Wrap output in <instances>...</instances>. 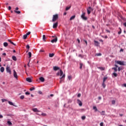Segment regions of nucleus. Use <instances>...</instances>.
Returning a JSON list of instances; mask_svg holds the SVG:
<instances>
[{
    "label": "nucleus",
    "mask_w": 126,
    "mask_h": 126,
    "mask_svg": "<svg viewBox=\"0 0 126 126\" xmlns=\"http://www.w3.org/2000/svg\"><path fill=\"white\" fill-rule=\"evenodd\" d=\"M58 19H59V15H58V14L54 15L52 19V22H55V21H56Z\"/></svg>",
    "instance_id": "obj_1"
},
{
    "label": "nucleus",
    "mask_w": 126,
    "mask_h": 126,
    "mask_svg": "<svg viewBox=\"0 0 126 126\" xmlns=\"http://www.w3.org/2000/svg\"><path fill=\"white\" fill-rule=\"evenodd\" d=\"M117 63H118V64H120V65H126V62L124 61H118L117 62Z\"/></svg>",
    "instance_id": "obj_2"
},
{
    "label": "nucleus",
    "mask_w": 126,
    "mask_h": 126,
    "mask_svg": "<svg viewBox=\"0 0 126 126\" xmlns=\"http://www.w3.org/2000/svg\"><path fill=\"white\" fill-rule=\"evenodd\" d=\"M6 72L9 73V74H11V70H10V67L9 65H7L6 67Z\"/></svg>",
    "instance_id": "obj_3"
},
{
    "label": "nucleus",
    "mask_w": 126,
    "mask_h": 126,
    "mask_svg": "<svg viewBox=\"0 0 126 126\" xmlns=\"http://www.w3.org/2000/svg\"><path fill=\"white\" fill-rule=\"evenodd\" d=\"M81 17V18H82V19H83V20H85V21L87 20V18L86 17H85V12H83L82 13Z\"/></svg>",
    "instance_id": "obj_4"
},
{
    "label": "nucleus",
    "mask_w": 126,
    "mask_h": 126,
    "mask_svg": "<svg viewBox=\"0 0 126 126\" xmlns=\"http://www.w3.org/2000/svg\"><path fill=\"white\" fill-rule=\"evenodd\" d=\"M13 75L14 77L16 78V79H17L18 78V76L17 75V73L15 71V70H13Z\"/></svg>",
    "instance_id": "obj_5"
},
{
    "label": "nucleus",
    "mask_w": 126,
    "mask_h": 126,
    "mask_svg": "<svg viewBox=\"0 0 126 126\" xmlns=\"http://www.w3.org/2000/svg\"><path fill=\"white\" fill-rule=\"evenodd\" d=\"M51 43H57L58 42V37L55 36V38L51 40Z\"/></svg>",
    "instance_id": "obj_6"
},
{
    "label": "nucleus",
    "mask_w": 126,
    "mask_h": 126,
    "mask_svg": "<svg viewBox=\"0 0 126 126\" xmlns=\"http://www.w3.org/2000/svg\"><path fill=\"white\" fill-rule=\"evenodd\" d=\"M59 25V22H56L53 24V28L54 29H56V28H58V26Z\"/></svg>",
    "instance_id": "obj_7"
},
{
    "label": "nucleus",
    "mask_w": 126,
    "mask_h": 126,
    "mask_svg": "<svg viewBox=\"0 0 126 126\" xmlns=\"http://www.w3.org/2000/svg\"><path fill=\"white\" fill-rule=\"evenodd\" d=\"M87 12H88V14H90V13H91V10H93V9H92V8H91V7H89L87 9Z\"/></svg>",
    "instance_id": "obj_8"
},
{
    "label": "nucleus",
    "mask_w": 126,
    "mask_h": 126,
    "mask_svg": "<svg viewBox=\"0 0 126 126\" xmlns=\"http://www.w3.org/2000/svg\"><path fill=\"white\" fill-rule=\"evenodd\" d=\"M65 77V74H63V76H62L61 78H60V79H61V80H60V83H62V82H63V79H64V78Z\"/></svg>",
    "instance_id": "obj_9"
},
{
    "label": "nucleus",
    "mask_w": 126,
    "mask_h": 126,
    "mask_svg": "<svg viewBox=\"0 0 126 126\" xmlns=\"http://www.w3.org/2000/svg\"><path fill=\"white\" fill-rule=\"evenodd\" d=\"M94 46H96L97 47H98V46L100 45V43H99L98 41L96 40L94 41Z\"/></svg>",
    "instance_id": "obj_10"
},
{
    "label": "nucleus",
    "mask_w": 126,
    "mask_h": 126,
    "mask_svg": "<svg viewBox=\"0 0 126 126\" xmlns=\"http://www.w3.org/2000/svg\"><path fill=\"white\" fill-rule=\"evenodd\" d=\"M60 69V67H58L57 66H55L53 67V70H55V71L57 70H59Z\"/></svg>",
    "instance_id": "obj_11"
},
{
    "label": "nucleus",
    "mask_w": 126,
    "mask_h": 126,
    "mask_svg": "<svg viewBox=\"0 0 126 126\" xmlns=\"http://www.w3.org/2000/svg\"><path fill=\"white\" fill-rule=\"evenodd\" d=\"M77 103L81 107L82 106V102H81L80 100L77 99Z\"/></svg>",
    "instance_id": "obj_12"
},
{
    "label": "nucleus",
    "mask_w": 126,
    "mask_h": 126,
    "mask_svg": "<svg viewBox=\"0 0 126 126\" xmlns=\"http://www.w3.org/2000/svg\"><path fill=\"white\" fill-rule=\"evenodd\" d=\"M32 111H33V112H34V113H37V112H40V111H39L37 108H32Z\"/></svg>",
    "instance_id": "obj_13"
},
{
    "label": "nucleus",
    "mask_w": 126,
    "mask_h": 126,
    "mask_svg": "<svg viewBox=\"0 0 126 126\" xmlns=\"http://www.w3.org/2000/svg\"><path fill=\"white\" fill-rule=\"evenodd\" d=\"M40 81H41V82H44L45 81V78L43 77H41L39 78Z\"/></svg>",
    "instance_id": "obj_14"
},
{
    "label": "nucleus",
    "mask_w": 126,
    "mask_h": 126,
    "mask_svg": "<svg viewBox=\"0 0 126 126\" xmlns=\"http://www.w3.org/2000/svg\"><path fill=\"white\" fill-rule=\"evenodd\" d=\"M26 81H28V82H32V80L31 79V78L30 77L27 78Z\"/></svg>",
    "instance_id": "obj_15"
},
{
    "label": "nucleus",
    "mask_w": 126,
    "mask_h": 126,
    "mask_svg": "<svg viewBox=\"0 0 126 126\" xmlns=\"http://www.w3.org/2000/svg\"><path fill=\"white\" fill-rule=\"evenodd\" d=\"M12 59L13 61H14L15 62H16L17 61V59H16V57H15V56H13L12 57Z\"/></svg>",
    "instance_id": "obj_16"
},
{
    "label": "nucleus",
    "mask_w": 126,
    "mask_h": 126,
    "mask_svg": "<svg viewBox=\"0 0 126 126\" xmlns=\"http://www.w3.org/2000/svg\"><path fill=\"white\" fill-rule=\"evenodd\" d=\"M8 42H9V43H10V44H12V45H14V46H16V45L15 44H14V43H13V42L11 41V40H10V39H8Z\"/></svg>",
    "instance_id": "obj_17"
},
{
    "label": "nucleus",
    "mask_w": 126,
    "mask_h": 126,
    "mask_svg": "<svg viewBox=\"0 0 126 126\" xmlns=\"http://www.w3.org/2000/svg\"><path fill=\"white\" fill-rule=\"evenodd\" d=\"M54 56H55V54H54V53H50L49 54V58H53V57H54Z\"/></svg>",
    "instance_id": "obj_18"
},
{
    "label": "nucleus",
    "mask_w": 126,
    "mask_h": 126,
    "mask_svg": "<svg viewBox=\"0 0 126 126\" xmlns=\"http://www.w3.org/2000/svg\"><path fill=\"white\" fill-rule=\"evenodd\" d=\"M82 66H84L83 63H80V69H82Z\"/></svg>",
    "instance_id": "obj_19"
},
{
    "label": "nucleus",
    "mask_w": 126,
    "mask_h": 126,
    "mask_svg": "<svg viewBox=\"0 0 126 126\" xmlns=\"http://www.w3.org/2000/svg\"><path fill=\"white\" fill-rule=\"evenodd\" d=\"M63 74V70H62V69H60V76H62Z\"/></svg>",
    "instance_id": "obj_20"
},
{
    "label": "nucleus",
    "mask_w": 126,
    "mask_h": 126,
    "mask_svg": "<svg viewBox=\"0 0 126 126\" xmlns=\"http://www.w3.org/2000/svg\"><path fill=\"white\" fill-rule=\"evenodd\" d=\"M27 36L28 35L26 34H24L23 36V39H24V40L27 39Z\"/></svg>",
    "instance_id": "obj_21"
},
{
    "label": "nucleus",
    "mask_w": 126,
    "mask_h": 126,
    "mask_svg": "<svg viewBox=\"0 0 126 126\" xmlns=\"http://www.w3.org/2000/svg\"><path fill=\"white\" fill-rule=\"evenodd\" d=\"M8 103L9 104V105H11V106H14V107H16V106L11 101H8Z\"/></svg>",
    "instance_id": "obj_22"
},
{
    "label": "nucleus",
    "mask_w": 126,
    "mask_h": 126,
    "mask_svg": "<svg viewBox=\"0 0 126 126\" xmlns=\"http://www.w3.org/2000/svg\"><path fill=\"white\" fill-rule=\"evenodd\" d=\"M74 18H75V15H73L72 16H71L70 18V20H73V19H74Z\"/></svg>",
    "instance_id": "obj_23"
},
{
    "label": "nucleus",
    "mask_w": 126,
    "mask_h": 126,
    "mask_svg": "<svg viewBox=\"0 0 126 126\" xmlns=\"http://www.w3.org/2000/svg\"><path fill=\"white\" fill-rule=\"evenodd\" d=\"M1 72H3L4 71V67H1L0 69Z\"/></svg>",
    "instance_id": "obj_24"
},
{
    "label": "nucleus",
    "mask_w": 126,
    "mask_h": 126,
    "mask_svg": "<svg viewBox=\"0 0 126 126\" xmlns=\"http://www.w3.org/2000/svg\"><path fill=\"white\" fill-rule=\"evenodd\" d=\"M42 38L43 41H44V42H46V35L45 34L43 35Z\"/></svg>",
    "instance_id": "obj_25"
},
{
    "label": "nucleus",
    "mask_w": 126,
    "mask_h": 126,
    "mask_svg": "<svg viewBox=\"0 0 126 126\" xmlns=\"http://www.w3.org/2000/svg\"><path fill=\"white\" fill-rule=\"evenodd\" d=\"M3 46L4 47H7V46H8V43H7V42H4Z\"/></svg>",
    "instance_id": "obj_26"
},
{
    "label": "nucleus",
    "mask_w": 126,
    "mask_h": 126,
    "mask_svg": "<svg viewBox=\"0 0 126 126\" xmlns=\"http://www.w3.org/2000/svg\"><path fill=\"white\" fill-rule=\"evenodd\" d=\"M14 12H15V13H17V14H20V13H21V12H20V11L14 10Z\"/></svg>",
    "instance_id": "obj_27"
},
{
    "label": "nucleus",
    "mask_w": 126,
    "mask_h": 126,
    "mask_svg": "<svg viewBox=\"0 0 126 126\" xmlns=\"http://www.w3.org/2000/svg\"><path fill=\"white\" fill-rule=\"evenodd\" d=\"M28 55H29V59H30V58L32 57V53H31V52H30L28 53Z\"/></svg>",
    "instance_id": "obj_28"
},
{
    "label": "nucleus",
    "mask_w": 126,
    "mask_h": 126,
    "mask_svg": "<svg viewBox=\"0 0 126 126\" xmlns=\"http://www.w3.org/2000/svg\"><path fill=\"white\" fill-rule=\"evenodd\" d=\"M93 109L95 110V112H97L98 111V109H97V107L95 106L93 107Z\"/></svg>",
    "instance_id": "obj_29"
},
{
    "label": "nucleus",
    "mask_w": 126,
    "mask_h": 126,
    "mask_svg": "<svg viewBox=\"0 0 126 126\" xmlns=\"http://www.w3.org/2000/svg\"><path fill=\"white\" fill-rule=\"evenodd\" d=\"M98 68H99V69H100V70H105V68L103 67H98Z\"/></svg>",
    "instance_id": "obj_30"
},
{
    "label": "nucleus",
    "mask_w": 126,
    "mask_h": 126,
    "mask_svg": "<svg viewBox=\"0 0 126 126\" xmlns=\"http://www.w3.org/2000/svg\"><path fill=\"white\" fill-rule=\"evenodd\" d=\"M112 69L114 70L115 72H117V71H118V69L117 68V67H113Z\"/></svg>",
    "instance_id": "obj_31"
},
{
    "label": "nucleus",
    "mask_w": 126,
    "mask_h": 126,
    "mask_svg": "<svg viewBox=\"0 0 126 126\" xmlns=\"http://www.w3.org/2000/svg\"><path fill=\"white\" fill-rule=\"evenodd\" d=\"M107 79H108V77H104L103 78V82H105V81H106L107 80Z\"/></svg>",
    "instance_id": "obj_32"
},
{
    "label": "nucleus",
    "mask_w": 126,
    "mask_h": 126,
    "mask_svg": "<svg viewBox=\"0 0 126 126\" xmlns=\"http://www.w3.org/2000/svg\"><path fill=\"white\" fill-rule=\"evenodd\" d=\"M7 124L9 126H11V125H12V123L9 121H7Z\"/></svg>",
    "instance_id": "obj_33"
},
{
    "label": "nucleus",
    "mask_w": 126,
    "mask_h": 126,
    "mask_svg": "<svg viewBox=\"0 0 126 126\" xmlns=\"http://www.w3.org/2000/svg\"><path fill=\"white\" fill-rule=\"evenodd\" d=\"M119 29L120 31L118 32V34L120 35L122 33V29H121V28H119Z\"/></svg>",
    "instance_id": "obj_34"
},
{
    "label": "nucleus",
    "mask_w": 126,
    "mask_h": 126,
    "mask_svg": "<svg viewBox=\"0 0 126 126\" xmlns=\"http://www.w3.org/2000/svg\"><path fill=\"white\" fill-rule=\"evenodd\" d=\"M70 7H71V6H70L69 7H66V9H65V10L67 11L69 9H70Z\"/></svg>",
    "instance_id": "obj_35"
},
{
    "label": "nucleus",
    "mask_w": 126,
    "mask_h": 126,
    "mask_svg": "<svg viewBox=\"0 0 126 126\" xmlns=\"http://www.w3.org/2000/svg\"><path fill=\"white\" fill-rule=\"evenodd\" d=\"M102 87H103V88H105L106 87V85L105 84V82H103L102 83Z\"/></svg>",
    "instance_id": "obj_36"
},
{
    "label": "nucleus",
    "mask_w": 126,
    "mask_h": 126,
    "mask_svg": "<svg viewBox=\"0 0 126 126\" xmlns=\"http://www.w3.org/2000/svg\"><path fill=\"white\" fill-rule=\"evenodd\" d=\"M30 91H33V90H35V88L32 87L31 89H30Z\"/></svg>",
    "instance_id": "obj_37"
},
{
    "label": "nucleus",
    "mask_w": 126,
    "mask_h": 126,
    "mask_svg": "<svg viewBox=\"0 0 126 126\" xmlns=\"http://www.w3.org/2000/svg\"><path fill=\"white\" fill-rule=\"evenodd\" d=\"M41 116H43V117H46V116H47V114L46 113H42L41 114Z\"/></svg>",
    "instance_id": "obj_38"
},
{
    "label": "nucleus",
    "mask_w": 126,
    "mask_h": 126,
    "mask_svg": "<svg viewBox=\"0 0 126 126\" xmlns=\"http://www.w3.org/2000/svg\"><path fill=\"white\" fill-rule=\"evenodd\" d=\"M96 56H97V57H100L102 56V54L101 53H97L96 54Z\"/></svg>",
    "instance_id": "obj_39"
},
{
    "label": "nucleus",
    "mask_w": 126,
    "mask_h": 126,
    "mask_svg": "<svg viewBox=\"0 0 126 126\" xmlns=\"http://www.w3.org/2000/svg\"><path fill=\"white\" fill-rule=\"evenodd\" d=\"M71 78H72V77H71V75L68 76V79H69V80H70Z\"/></svg>",
    "instance_id": "obj_40"
},
{
    "label": "nucleus",
    "mask_w": 126,
    "mask_h": 126,
    "mask_svg": "<svg viewBox=\"0 0 126 126\" xmlns=\"http://www.w3.org/2000/svg\"><path fill=\"white\" fill-rule=\"evenodd\" d=\"M112 104L113 105H115V104H116V101H115V100H112Z\"/></svg>",
    "instance_id": "obj_41"
},
{
    "label": "nucleus",
    "mask_w": 126,
    "mask_h": 126,
    "mask_svg": "<svg viewBox=\"0 0 126 126\" xmlns=\"http://www.w3.org/2000/svg\"><path fill=\"white\" fill-rule=\"evenodd\" d=\"M30 34H31V32H28L26 34L27 35V36H28V35H30Z\"/></svg>",
    "instance_id": "obj_42"
},
{
    "label": "nucleus",
    "mask_w": 126,
    "mask_h": 126,
    "mask_svg": "<svg viewBox=\"0 0 126 126\" xmlns=\"http://www.w3.org/2000/svg\"><path fill=\"white\" fill-rule=\"evenodd\" d=\"M113 75L115 77H117L118 76V74L116 73H113Z\"/></svg>",
    "instance_id": "obj_43"
},
{
    "label": "nucleus",
    "mask_w": 126,
    "mask_h": 126,
    "mask_svg": "<svg viewBox=\"0 0 126 126\" xmlns=\"http://www.w3.org/2000/svg\"><path fill=\"white\" fill-rule=\"evenodd\" d=\"M20 99H21L22 100H23V99H24V95H21L20 96Z\"/></svg>",
    "instance_id": "obj_44"
},
{
    "label": "nucleus",
    "mask_w": 126,
    "mask_h": 126,
    "mask_svg": "<svg viewBox=\"0 0 126 126\" xmlns=\"http://www.w3.org/2000/svg\"><path fill=\"white\" fill-rule=\"evenodd\" d=\"M26 48H27V49H28V50H29V49H30V46H29V44H28L26 46Z\"/></svg>",
    "instance_id": "obj_45"
},
{
    "label": "nucleus",
    "mask_w": 126,
    "mask_h": 126,
    "mask_svg": "<svg viewBox=\"0 0 126 126\" xmlns=\"http://www.w3.org/2000/svg\"><path fill=\"white\" fill-rule=\"evenodd\" d=\"M1 101H2V102L3 103V102L6 101V99H2Z\"/></svg>",
    "instance_id": "obj_46"
},
{
    "label": "nucleus",
    "mask_w": 126,
    "mask_h": 126,
    "mask_svg": "<svg viewBox=\"0 0 126 126\" xmlns=\"http://www.w3.org/2000/svg\"><path fill=\"white\" fill-rule=\"evenodd\" d=\"M25 94H26V95H30V93L27 92H26Z\"/></svg>",
    "instance_id": "obj_47"
},
{
    "label": "nucleus",
    "mask_w": 126,
    "mask_h": 126,
    "mask_svg": "<svg viewBox=\"0 0 126 126\" xmlns=\"http://www.w3.org/2000/svg\"><path fill=\"white\" fill-rule=\"evenodd\" d=\"M85 119H86V117H85V116H82V119L85 120Z\"/></svg>",
    "instance_id": "obj_48"
},
{
    "label": "nucleus",
    "mask_w": 126,
    "mask_h": 126,
    "mask_svg": "<svg viewBox=\"0 0 126 126\" xmlns=\"http://www.w3.org/2000/svg\"><path fill=\"white\" fill-rule=\"evenodd\" d=\"M40 53H44V52H45V50H40L39 51Z\"/></svg>",
    "instance_id": "obj_49"
},
{
    "label": "nucleus",
    "mask_w": 126,
    "mask_h": 126,
    "mask_svg": "<svg viewBox=\"0 0 126 126\" xmlns=\"http://www.w3.org/2000/svg\"><path fill=\"white\" fill-rule=\"evenodd\" d=\"M77 41H78V43H79V44H80V40H79V39H77Z\"/></svg>",
    "instance_id": "obj_50"
},
{
    "label": "nucleus",
    "mask_w": 126,
    "mask_h": 126,
    "mask_svg": "<svg viewBox=\"0 0 126 126\" xmlns=\"http://www.w3.org/2000/svg\"><path fill=\"white\" fill-rule=\"evenodd\" d=\"M71 102H72V100H71V99H69V100L68 101V103H71Z\"/></svg>",
    "instance_id": "obj_51"
},
{
    "label": "nucleus",
    "mask_w": 126,
    "mask_h": 126,
    "mask_svg": "<svg viewBox=\"0 0 126 126\" xmlns=\"http://www.w3.org/2000/svg\"><path fill=\"white\" fill-rule=\"evenodd\" d=\"M80 96H81V94H78L77 95V97H80Z\"/></svg>",
    "instance_id": "obj_52"
},
{
    "label": "nucleus",
    "mask_w": 126,
    "mask_h": 126,
    "mask_svg": "<svg viewBox=\"0 0 126 126\" xmlns=\"http://www.w3.org/2000/svg\"><path fill=\"white\" fill-rule=\"evenodd\" d=\"M106 32H107V33H110L111 32L110 31L108 30H106Z\"/></svg>",
    "instance_id": "obj_53"
},
{
    "label": "nucleus",
    "mask_w": 126,
    "mask_h": 126,
    "mask_svg": "<svg viewBox=\"0 0 126 126\" xmlns=\"http://www.w3.org/2000/svg\"><path fill=\"white\" fill-rule=\"evenodd\" d=\"M2 118H3V116H2V115L0 114V119H2Z\"/></svg>",
    "instance_id": "obj_54"
},
{
    "label": "nucleus",
    "mask_w": 126,
    "mask_h": 126,
    "mask_svg": "<svg viewBox=\"0 0 126 126\" xmlns=\"http://www.w3.org/2000/svg\"><path fill=\"white\" fill-rule=\"evenodd\" d=\"M103 125H104V123H101L100 124V126H103Z\"/></svg>",
    "instance_id": "obj_55"
},
{
    "label": "nucleus",
    "mask_w": 126,
    "mask_h": 126,
    "mask_svg": "<svg viewBox=\"0 0 126 126\" xmlns=\"http://www.w3.org/2000/svg\"><path fill=\"white\" fill-rule=\"evenodd\" d=\"M84 42H85V43L86 46H87V41L84 40Z\"/></svg>",
    "instance_id": "obj_56"
},
{
    "label": "nucleus",
    "mask_w": 126,
    "mask_h": 126,
    "mask_svg": "<svg viewBox=\"0 0 126 126\" xmlns=\"http://www.w3.org/2000/svg\"><path fill=\"white\" fill-rule=\"evenodd\" d=\"M102 99V97L99 96L98 97V100H101Z\"/></svg>",
    "instance_id": "obj_57"
},
{
    "label": "nucleus",
    "mask_w": 126,
    "mask_h": 126,
    "mask_svg": "<svg viewBox=\"0 0 126 126\" xmlns=\"http://www.w3.org/2000/svg\"><path fill=\"white\" fill-rule=\"evenodd\" d=\"M79 57H80V58H83V57H82V55H81V54H80V55H79Z\"/></svg>",
    "instance_id": "obj_58"
},
{
    "label": "nucleus",
    "mask_w": 126,
    "mask_h": 126,
    "mask_svg": "<svg viewBox=\"0 0 126 126\" xmlns=\"http://www.w3.org/2000/svg\"><path fill=\"white\" fill-rule=\"evenodd\" d=\"M2 56H4V57H5V56H6V53H3Z\"/></svg>",
    "instance_id": "obj_59"
},
{
    "label": "nucleus",
    "mask_w": 126,
    "mask_h": 126,
    "mask_svg": "<svg viewBox=\"0 0 126 126\" xmlns=\"http://www.w3.org/2000/svg\"><path fill=\"white\" fill-rule=\"evenodd\" d=\"M8 9L9 10H10V9H11V7L10 6L8 7Z\"/></svg>",
    "instance_id": "obj_60"
},
{
    "label": "nucleus",
    "mask_w": 126,
    "mask_h": 126,
    "mask_svg": "<svg viewBox=\"0 0 126 126\" xmlns=\"http://www.w3.org/2000/svg\"><path fill=\"white\" fill-rule=\"evenodd\" d=\"M57 76H59V75H60V72H58L57 73Z\"/></svg>",
    "instance_id": "obj_61"
},
{
    "label": "nucleus",
    "mask_w": 126,
    "mask_h": 126,
    "mask_svg": "<svg viewBox=\"0 0 126 126\" xmlns=\"http://www.w3.org/2000/svg\"><path fill=\"white\" fill-rule=\"evenodd\" d=\"M122 68H121V67H119L118 68V70L119 71H120V70H121Z\"/></svg>",
    "instance_id": "obj_62"
},
{
    "label": "nucleus",
    "mask_w": 126,
    "mask_h": 126,
    "mask_svg": "<svg viewBox=\"0 0 126 126\" xmlns=\"http://www.w3.org/2000/svg\"><path fill=\"white\" fill-rule=\"evenodd\" d=\"M124 26H125V27H126V22H125V23L124 24Z\"/></svg>",
    "instance_id": "obj_63"
},
{
    "label": "nucleus",
    "mask_w": 126,
    "mask_h": 126,
    "mask_svg": "<svg viewBox=\"0 0 126 126\" xmlns=\"http://www.w3.org/2000/svg\"><path fill=\"white\" fill-rule=\"evenodd\" d=\"M124 87H126V84H124Z\"/></svg>",
    "instance_id": "obj_64"
}]
</instances>
